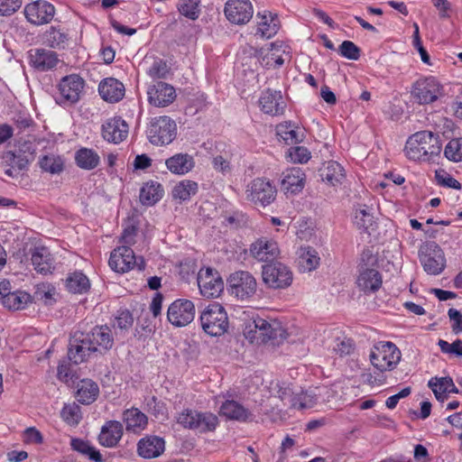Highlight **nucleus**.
<instances>
[{"label": "nucleus", "mask_w": 462, "mask_h": 462, "mask_svg": "<svg viewBox=\"0 0 462 462\" xmlns=\"http://www.w3.org/2000/svg\"><path fill=\"white\" fill-rule=\"evenodd\" d=\"M441 143L437 134L430 131L417 132L406 142L404 152L413 161L430 162L439 155Z\"/></svg>", "instance_id": "obj_1"}, {"label": "nucleus", "mask_w": 462, "mask_h": 462, "mask_svg": "<svg viewBox=\"0 0 462 462\" xmlns=\"http://www.w3.org/2000/svg\"><path fill=\"white\" fill-rule=\"evenodd\" d=\"M202 329L211 337L224 335L229 327L227 313L225 308L217 303L209 304L200 314Z\"/></svg>", "instance_id": "obj_2"}, {"label": "nucleus", "mask_w": 462, "mask_h": 462, "mask_svg": "<svg viewBox=\"0 0 462 462\" xmlns=\"http://www.w3.org/2000/svg\"><path fill=\"white\" fill-rule=\"evenodd\" d=\"M401 357V351L392 342H378L374 346L370 354L372 365L381 372L393 370Z\"/></svg>", "instance_id": "obj_3"}, {"label": "nucleus", "mask_w": 462, "mask_h": 462, "mask_svg": "<svg viewBox=\"0 0 462 462\" xmlns=\"http://www.w3.org/2000/svg\"><path fill=\"white\" fill-rule=\"evenodd\" d=\"M177 422L185 429L208 432L216 430L218 419L211 412L185 409L177 417Z\"/></svg>", "instance_id": "obj_4"}, {"label": "nucleus", "mask_w": 462, "mask_h": 462, "mask_svg": "<svg viewBox=\"0 0 462 462\" xmlns=\"http://www.w3.org/2000/svg\"><path fill=\"white\" fill-rule=\"evenodd\" d=\"M277 190L271 181L265 178H255L245 189V199L255 206L265 208L273 203Z\"/></svg>", "instance_id": "obj_5"}, {"label": "nucleus", "mask_w": 462, "mask_h": 462, "mask_svg": "<svg viewBox=\"0 0 462 462\" xmlns=\"http://www.w3.org/2000/svg\"><path fill=\"white\" fill-rule=\"evenodd\" d=\"M443 91V86L437 79L427 77L420 79L412 84L411 95L416 103L428 105L442 97Z\"/></svg>", "instance_id": "obj_6"}, {"label": "nucleus", "mask_w": 462, "mask_h": 462, "mask_svg": "<svg viewBox=\"0 0 462 462\" xmlns=\"http://www.w3.org/2000/svg\"><path fill=\"white\" fill-rule=\"evenodd\" d=\"M419 257L423 270L430 275H438L446 267L443 250L435 242H427L420 247Z\"/></svg>", "instance_id": "obj_7"}, {"label": "nucleus", "mask_w": 462, "mask_h": 462, "mask_svg": "<svg viewBox=\"0 0 462 462\" xmlns=\"http://www.w3.org/2000/svg\"><path fill=\"white\" fill-rule=\"evenodd\" d=\"M262 280L268 288L282 290L291 286L293 274L288 266L275 262L263 266Z\"/></svg>", "instance_id": "obj_8"}, {"label": "nucleus", "mask_w": 462, "mask_h": 462, "mask_svg": "<svg viewBox=\"0 0 462 462\" xmlns=\"http://www.w3.org/2000/svg\"><path fill=\"white\" fill-rule=\"evenodd\" d=\"M253 324L254 335L252 337L262 343L272 341L273 344H279L286 337V330L277 319L257 317Z\"/></svg>", "instance_id": "obj_9"}, {"label": "nucleus", "mask_w": 462, "mask_h": 462, "mask_svg": "<svg viewBox=\"0 0 462 462\" xmlns=\"http://www.w3.org/2000/svg\"><path fill=\"white\" fill-rule=\"evenodd\" d=\"M109 266L116 273H126L134 267L138 270L144 269V260L143 257H136L133 249L127 245H121L111 252L109 258Z\"/></svg>", "instance_id": "obj_10"}, {"label": "nucleus", "mask_w": 462, "mask_h": 462, "mask_svg": "<svg viewBox=\"0 0 462 462\" xmlns=\"http://www.w3.org/2000/svg\"><path fill=\"white\" fill-rule=\"evenodd\" d=\"M227 282L231 293L242 300L252 299L257 292V281L254 276L247 271L233 273L230 274Z\"/></svg>", "instance_id": "obj_11"}, {"label": "nucleus", "mask_w": 462, "mask_h": 462, "mask_svg": "<svg viewBox=\"0 0 462 462\" xmlns=\"http://www.w3.org/2000/svg\"><path fill=\"white\" fill-rule=\"evenodd\" d=\"M177 126L173 120L168 116L154 118L148 128L147 136L154 145L171 143L176 137Z\"/></svg>", "instance_id": "obj_12"}, {"label": "nucleus", "mask_w": 462, "mask_h": 462, "mask_svg": "<svg viewBox=\"0 0 462 462\" xmlns=\"http://www.w3.org/2000/svg\"><path fill=\"white\" fill-rule=\"evenodd\" d=\"M97 351L89 333L76 331L69 340L68 357L75 365L87 360L91 353Z\"/></svg>", "instance_id": "obj_13"}, {"label": "nucleus", "mask_w": 462, "mask_h": 462, "mask_svg": "<svg viewBox=\"0 0 462 462\" xmlns=\"http://www.w3.org/2000/svg\"><path fill=\"white\" fill-rule=\"evenodd\" d=\"M198 285L203 297L217 298L224 289V282L217 271L201 269L198 273Z\"/></svg>", "instance_id": "obj_14"}, {"label": "nucleus", "mask_w": 462, "mask_h": 462, "mask_svg": "<svg viewBox=\"0 0 462 462\" xmlns=\"http://www.w3.org/2000/svg\"><path fill=\"white\" fill-rule=\"evenodd\" d=\"M195 316V306L189 300L179 299L168 308V320L175 327H184L189 324Z\"/></svg>", "instance_id": "obj_15"}, {"label": "nucleus", "mask_w": 462, "mask_h": 462, "mask_svg": "<svg viewBox=\"0 0 462 462\" xmlns=\"http://www.w3.org/2000/svg\"><path fill=\"white\" fill-rule=\"evenodd\" d=\"M83 88L84 80L79 75L64 77L59 84L60 97L58 102L64 105L78 102Z\"/></svg>", "instance_id": "obj_16"}, {"label": "nucleus", "mask_w": 462, "mask_h": 462, "mask_svg": "<svg viewBox=\"0 0 462 462\" xmlns=\"http://www.w3.org/2000/svg\"><path fill=\"white\" fill-rule=\"evenodd\" d=\"M24 14L32 24L42 25L52 20L55 14V8L47 1L37 0L24 7Z\"/></svg>", "instance_id": "obj_17"}, {"label": "nucleus", "mask_w": 462, "mask_h": 462, "mask_svg": "<svg viewBox=\"0 0 462 462\" xmlns=\"http://www.w3.org/2000/svg\"><path fill=\"white\" fill-rule=\"evenodd\" d=\"M224 12L230 23L245 24L251 20L254 9L249 0H228Z\"/></svg>", "instance_id": "obj_18"}, {"label": "nucleus", "mask_w": 462, "mask_h": 462, "mask_svg": "<svg viewBox=\"0 0 462 462\" xmlns=\"http://www.w3.org/2000/svg\"><path fill=\"white\" fill-rule=\"evenodd\" d=\"M147 95L149 103L157 107L169 106L176 97L174 88L162 81L150 86L147 90Z\"/></svg>", "instance_id": "obj_19"}, {"label": "nucleus", "mask_w": 462, "mask_h": 462, "mask_svg": "<svg viewBox=\"0 0 462 462\" xmlns=\"http://www.w3.org/2000/svg\"><path fill=\"white\" fill-rule=\"evenodd\" d=\"M127 134L128 125L120 117L109 118L102 125V136L109 143H119Z\"/></svg>", "instance_id": "obj_20"}, {"label": "nucleus", "mask_w": 462, "mask_h": 462, "mask_svg": "<svg viewBox=\"0 0 462 462\" xmlns=\"http://www.w3.org/2000/svg\"><path fill=\"white\" fill-rule=\"evenodd\" d=\"M30 65L39 71H47L55 68L59 62L55 51L45 49H32L29 51Z\"/></svg>", "instance_id": "obj_21"}, {"label": "nucleus", "mask_w": 462, "mask_h": 462, "mask_svg": "<svg viewBox=\"0 0 462 462\" xmlns=\"http://www.w3.org/2000/svg\"><path fill=\"white\" fill-rule=\"evenodd\" d=\"M250 254L260 262L273 261L279 254L278 245L273 240L262 237L250 245Z\"/></svg>", "instance_id": "obj_22"}, {"label": "nucleus", "mask_w": 462, "mask_h": 462, "mask_svg": "<svg viewBox=\"0 0 462 462\" xmlns=\"http://www.w3.org/2000/svg\"><path fill=\"white\" fill-rule=\"evenodd\" d=\"M123 424L118 420H108L101 428L98 441L106 448H115L123 437Z\"/></svg>", "instance_id": "obj_23"}, {"label": "nucleus", "mask_w": 462, "mask_h": 462, "mask_svg": "<svg viewBox=\"0 0 462 462\" xmlns=\"http://www.w3.org/2000/svg\"><path fill=\"white\" fill-rule=\"evenodd\" d=\"M165 449V441L157 436H146L137 443V453L143 458H154L161 456Z\"/></svg>", "instance_id": "obj_24"}, {"label": "nucleus", "mask_w": 462, "mask_h": 462, "mask_svg": "<svg viewBox=\"0 0 462 462\" xmlns=\"http://www.w3.org/2000/svg\"><path fill=\"white\" fill-rule=\"evenodd\" d=\"M305 184V173L299 167H294L282 173V189L285 193L297 194L302 190Z\"/></svg>", "instance_id": "obj_25"}, {"label": "nucleus", "mask_w": 462, "mask_h": 462, "mask_svg": "<svg viewBox=\"0 0 462 462\" xmlns=\"http://www.w3.org/2000/svg\"><path fill=\"white\" fill-rule=\"evenodd\" d=\"M98 92L105 101L116 103L124 97L125 90L122 82L114 78H107L99 83Z\"/></svg>", "instance_id": "obj_26"}, {"label": "nucleus", "mask_w": 462, "mask_h": 462, "mask_svg": "<svg viewBox=\"0 0 462 462\" xmlns=\"http://www.w3.org/2000/svg\"><path fill=\"white\" fill-rule=\"evenodd\" d=\"M382 283L381 273L372 268L360 271L356 280L357 287L365 294L376 292L382 287Z\"/></svg>", "instance_id": "obj_27"}, {"label": "nucleus", "mask_w": 462, "mask_h": 462, "mask_svg": "<svg viewBox=\"0 0 462 462\" xmlns=\"http://www.w3.org/2000/svg\"><path fill=\"white\" fill-rule=\"evenodd\" d=\"M259 103L262 110L265 114L278 116L283 114L284 112L285 105L282 100L281 91H273L267 89L266 91L263 92Z\"/></svg>", "instance_id": "obj_28"}, {"label": "nucleus", "mask_w": 462, "mask_h": 462, "mask_svg": "<svg viewBox=\"0 0 462 462\" xmlns=\"http://www.w3.org/2000/svg\"><path fill=\"white\" fill-rule=\"evenodd\" d=\"M167 169L173 174L185 175L195 166L194 158L188 153H176L165 161Z\"/></svg>", "instance_id": "obj_29"}, {"label": "nucleus", "mask_w": 462, "mask_h": 462, "mask_svg": "<svg viewBox=\"0 0 462 462\" xmlns=\"http://www.w3.org/2000/svg\"><path fill=\"white\" fill-rule=\"evenodd\" d=\"M319 175L323 181L331 186L341 184L346 177L345 170L335 161H329L324 163L319 169Z\"/></svg>", "instance_id": "obj_30"}, {"label": "nucleus", "mask_w": 462, "mask_h": 462, "mask_svg": "<svg viewBox=\"0 0 462 462\" xmlns=\"http://www.w3.org/2000/svg\"><path fill=\"white\" fill-rule=\"evenodd\" d=\"M123 420L127 431L134 433L144 430L147 425V416L136 408L125 410L123 412Z\"/></svg>", "instance_id": "obj_31"}, {"label": "nucleus", "mask_w": 462, "mask_h": 462, "mask_svg": "<svg viewBox=\"0 0 462 462\" xmlns=\"http://www.w3.org/2000/svg\"><path fill=\"white\" fill-rule=\"evenodd\" d=\"M257 18L260 19V21L257 22L255 35L270 39L277 33L279 30V21L276 16H273L271 13H264L263 14L259 13L257 14Z\"/></svg>", "instance_id": "obj_32"}, {"label": "nucleus", "mask_w": 462, "mask_h": 462, "mask_svg": "<svg viewBox=\"0 0 462 462\" xmlns=\"http://www.w3.org/2000/svg\"><path fill=\"white\" fill-rule=\"evenodd\" d=\"M219 414L229 420L239 421H245L252 416V413L247 409L233 400H227L222 403L219 409Z\"/></svg>", "instance_id": "obj_33"}, {"label": "nucleus", "mask_w": 462, "mask_h": 462, "mask_svg": "<svg viewBox=\"0 0 462 462\" xmlns=\"http://www.w3.org/2000/svg\"><path fill=\"white\" fill-rule=\"evenodd\" d=\"M32 263L37 273H51L54 270L53 259L45 247L36 248L32 254Z\"/></svg>", "instance_id": "obj_34"}, {"label": "nucleus", "mask_w": 462, "mask_h": 462, "mask_svg": "<svg viewBox=\"0 0 462 462\" xmlns=\"http://www.w3.org/2000/svg\"><path fill=\"white\" fill-rule=\"evenodd\" d=\"M99 394L98 385L90 379H83L78 384L76 398L82 404L94 402Z\"/></svg>", "instance_id": "obj_35"}, {"label": "nucleus", "mask_w": 462, "mask_h": 462, "mask_svg": "<svg viewBox=\"0 0 462 462\" xmlns=\"http://www.w3.org/2000/svg\"><path fill=\"white\" fill-rule=\"evenodd\" d=\"M67 290L74 294H83L89 291V279L80 271H75L68 274L65 280Z\"/></svg>", "instance_id": "obj_36"}, {"label": "nucleus", "mask_w": 462, "mask_h": 462, "mask_svg": "<svg viewBox=\"0 0 462 462\" xmlns=\"http://www.w3.org/2000/svg\"><path fill=\"white\" fill-rule=\"evenodd\" d=\"M299 267L302 272H311L319 265L318 252L310 246H301L298 251Z\"/></svg>", "instance_id": "obj_37"}, {"label": "nucleus", "mask_w": 462, "mask_h": 462, "mask_svg": "<svg viewBox=\"0 0 462 462\" xmlns=\"http://www.w3.org/2000/svg\"><path fill=\"white\" fill-rule=\"evenodd\" d=\"M163 189L159 182H146L141 189L140 201L143 205L152 206L161 199Z\"/></svg>", "instance_id": "obj_38"}, {"label": "nucleus", "mask_w": 462, "mask_h": 462, "mask_svg": "<svg viewBox=\"0 0 462 462\" xmlns=\"http://www.w3.org/2000/svg\"><path fill=\"white\" fill-rule=\"evenodd\" d=\"M75 161L79 168L89 171L98 166L100 158L97 152L84 147L76 152Z\"/></svg>", "instance_id": "obj_39"}, {"label": "nucleus", "mask_w": 462, "mask_h": 462, "mask_svg": "<svg viewBox=\"0 0 462 462\" xmlns=\"http://www.w3.org/2000/svg\"><path fill=\"white\" fill-rule=\"evenodd\" d=\"M3 305L14 310H23L32 302V296L23 291H12L4 297Z\"/></svg>", "instance_id": "obj_40"}, {"label": "nucleus", "mask_w": 462, "mask_h": 462, "mask_svg": "<svg viewBox=\"0 0 462 462\" xmlns=\"http://www.w3.org/2000/svg\"><path fill=\"white\" fill-rule=\"evenodd\" d=\"M89 335L93 341L94 346L97 348L98 346L108 350L112 347L114 339L111 334V330L107 326L95 327Z\"/></svg>", "instance_id": "obj_41"}, {"label": "nucleus", "mask_w": 462, "mask_h": 462, "mask_svg": "<svg viewBox=\"0 0 462 462\" xmlns=\"http://www.w3.org/2000/svg\"><path fill=\"white\" fill-rule=\"evenodd\" d=\"M281 398L282 400L288 399L291 407L298 410L310 409L318 401L316 394L310 392H301L294 395L290 394L288 397L281 395Z\"/></svg>", "instance_id": "obj_42"}, {"label": "nucleus", "mask_w": 462, "mask_h": 462, "mask_svg": "<svg viewBox=\"0 0 462 462\" xmlns=\"http://www.w3.org/2000/svg\"><path fill=\"white\" fill-rule=\"evenodd\" d=\"M198 191V183L190 180L178 182L172 189L171 195L174 199L186 201Z\"/></svg>", "instance_id": "obj_43"}, {"label": "nucleus", "mask_w": 462, "mask_h": 462, "mask_svg": "<svg viewBox=\"0 0 462 462\" xmlns=\"http://www.w3.org/2000/svg\"><path fill=\"white\" fill-rule=\"evenodd\" d=\"M44 42L51 48L64 49L68 43L69 38L67 33L56 27H51L44 33Z\"/></svg>", "instance_id": "obj_44"}, {"label": "nucleus", "mask_w": 462, "mask_h": 462, "mask_svg": "<svg viewBox=\"0 0 462 462\" xmlns=\"http://www.w3.org/2000/svg\"><path fill=\"white\" fill-rule=\"evenodd\" d=\"M199 3L200 0H180L177 9L180 14L194 21L199 18L200 14Z\"/></svg>", "instance_id": "obj_45"}, {"label": "nucleus", "mask_w": 462, "mask_h": 462, "mask_svg": "<svg viewBox=\"0 0 462 462\" xmlns=\"http://www.w3.org/2000/svg\"><path fill=\"white\" fill-rule=\"evenodd\" d=\"M448 376L433 377L428 382V386L432 390L436 399L441 402L448 399Z\"/></svg>", "instance_id": "obj_46"}, {"label": "nucleus", "mask_w": 462, "mask_h": 462, "mask_svg": "<svg viewBox=\"0 0 462 462\" xmlns=\"http://www.w3.org/2000/svg\"><path fill=\"white\" fill-rule=\"evenodd\" d=\"M277 135L282 139L287 144L297 143L300 142V138L291 124H280L276 127Z\"/></svg>", "instance_id": "obj_47"}, {"label": "nucleus", "mask_w": 462, "mask_h": 462, "mask_svg": "<svg viewBox=\"0 0 462 462\" xmlns=\"http://www.w3.org/2000/svg\"><path fill=\"white\" fill-rule=\"evenodd\" d=\"M444 154L447 159L452 162L462 161V138L450 140L445 147Z\"/></svg>", "instance_id": "obj_48"}, {"label": "nucleus", "mask_w": 462, "mask_h": 462, "mask_svg": "<svg viewBox=\"0 0 462 462\" xmlns=\"http://www.w3.org/2000/svg\"><path fill=\"white\" fill-rule=\"evenodd\" d=\"M61 418L69 425H77L81 420V411L76 403L66 404L61 410Z\"/></svg>", "instance_id": "obj_49"}, {"label": "nucleus", "mask_w": 462, "mask_h": 462, "mask_svg": "<svg viewBox=\"0 0 462 462\" xmlns=\"http://www.w3.org/2000/svg\"><path fill=\"white\" fill-rule=\"evenodd\" d=\"M41 168L51 173H60L63 170V162L60 157L43 156L40 160Z\"/></svg>", "instance_id": "obj_50"}, {"label": "nucleus", "mask_w": 462, "mask_h": 462, "mask_svg": "<svg viewBox=\"0 0 462 462\" xmlns=\"http://www.w3.org/2000/svg\"><path fill=\"white\" fill-rule=\"evenodd\" d=\"M3 159L7 166L20 171L25 169L29 164V160L25 155H16L13 152H6Z\"/></svg>", "instance_id": "obj_51"}, {"label": "nucleus", "mask_w": 462, "mask_h": 462, "mask_svg": "<svg viewBox=\"0 0 462 462\" xmlns=\"http://www.w3.org/2000/svg\"><path fill=\"white\" fill-rule=\"evenodd\" d=\"M355 223L359 228L368 229L373 226L374 217L367 208H360L356 209Z\"/></svg>", "instance_id": "obj_52"}, {"label": "nucleus", "mask_w": 462, "mask_h": 462, "mask_svg": "<svg viewBox=\"0 0 462 462\" xmlns=\"http://www.w3.org/2000/svg\"><path fill=\"white\" fill-rule=\"evenodd\" d=\"M338 52L348 60H357L361 51L353 42L344 41L339 46Z\"/></svg>", "instance_id": "obj_53"}, {"label": "nucleus", "mask_w": 462, "mask_h": 462, "mask_svg": "<svg viewBox=\"0 0 462 462\" xmlns=\"http://www.w3.org/2000/svg\"><path fill=\"white\" fill-rule=\"evenodd\" d=\"M435 178L439 185L455 189H460L461 184L443 170L436 171Z\"/></svg>", "instance_id": "obj_54"}, {"label": "nucleus", "mask_w": 462, "mask_h": 462, "mask_svg": "<svg viewBox=\"0 0 462 462\" xmlns=\"http://www.w3.org/2000/svg\"><path fill=\"white\" fill-rule=\"evenodd\" d=\"M288 156L293 162L304 163L310 159V152L306 147L295 146L289 149Z\"/></svg>", "instance_id": "obj_55"}, {"label": "nucleus", "mask_w": 462, "mask_h": 462, "mask_svg": "<svg viewBox=\"0 0 462 462\" xmlns=\"http://www.w3.org/2000/svg\"><path fill=\"white\" fill-rule=\"evenodd\" d=\"M438 345L443 353L462 356V340L460 339H457L451 344L443 339H439Z\"/></svg>", "instance_id": "obj_56"}, {"label": "nucleus", "mask_w": 462, "mask_h": 462, "mask_svg": "<svg viewBox=\"0 0 462 462\" xmlns=\"http://www.w3.org/2000/svg\"><path fill=\"white\" fill-rule=\"evenodd\" d=\"M148 73L152 78L162 79L168 73V67L166 62L162 60H155L150 67Z\"/></svg>", "instance_id": "obj_57"}, {"label": "nucleus", "mask_w": 462, "mask_h": 462, "mask_svg": "<svg viewBox=\"0 0 462 462\" xmlns=\"http://www.w3.org/2000/svg\"><path fill=\"white\" fill-rule=\"evenodd\" d=\"M133 322L134 319L130 311L122 310L116 316L114 326L120 329L126 330L132 327Z\"/></svg>", "instance_id": "obj_58"}, {"label": "nucleus", "mask_w": 462, "mask_h": 462, "mask_svg": "<svg viewBox=\"0 0 462 462\" xmlns=\"http://www.w3.org/2000/svg\"><path fill=\"white\" fill-rule=\"evenodd\" d=\"M22 5V0H0V14L10 15Z\"/></svg>", "instance_id": "obj_59"}, {"label": "nucleus", "mask_w": 462, "mask_h": 462, "mask_svg": "<svg viewBox=\"0 0 462 462\" xmlns=\"http://www.w3.org/2000/svg\"><path fill=\"white\" fill-rule=\"evenodd\" d=\"M448 318L453 322L452 330L455 334L462 332V314L456 309H449L448 311Z\"/></svg>", "instance_id": "obj_60"}, {"label": "nucleus", "mask_w": 462, "mask_h": 462, "mask_svg": "<svg viewBox=\"0 0 462 462\" xmlns=\"http://www.w3.org/2000/svg\"><path fill=\"white\" fill-rule=\"evenodd\" d=\"M411 387L403 388L401 392H399L398 393H396L394 395L390 396L386 400V402H385L386 407L388 409H394L396 407V405L398 404V402L401 399L409 396L411 394Z\"/></svg>", "instance_id": "obj_61"}, {"label": "nucleus", "mask_w": 462, "mask_h": 462, "mask_svg": "<svg viewBox=\"0 0 462 462\" xmlns=\"http://www.w3.org/2000/svg\"><path fill=\"white\" fill-rule=\"evenodd\" d=\"M136 236V228L134 226H130L125 228L120 242L123 245H127L130 247L133 244H134V237Z\"/></svg>", "instance_id": "obj_62"}, {"label": "nucleus", "mask_w": 462, "mask_h": 462, "mask_svg": "<svg viewBox=\"0 0 462 462\" xmlns=\"http://www.w3.org/2000/svg\"><path fill=\"white\" fill-rule=\"evenodd\" d=\"M24 439L28 443L40 444L42 442V436L35 428H28L24 431Z\"/></svg>", "instance_id": "obj_63"}, {"label": "nucleus", "mask_w": 462, "mask_h": 462, "mask_svg": "<svg viewBox=\"0 0 462 462\" xmlns=\"http://www.w3.org/2000/svg\"><path fill=\"white\" fill-rule=\"evenodd\" d=\"M414 459L419 462H429L430 456L427 448L420 444H418L414 447L413 452Z\"/></svg>", "instance_id": "obj_64"}]
</instances>
